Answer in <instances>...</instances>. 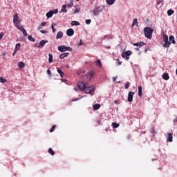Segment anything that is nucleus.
I'll list each match as a JSON object with an SVG mask.
<instances>
[{
	"mask_svg": "<svg viewBox=\"0 0 177 177\" xmlns=\"http://www.w3.org/2000/svg\"><path fill=\"white\" fill-rule=\"evenodd\" d=\"M80 22L77 21H73L71 22V26H80Z\"/></svg>",
	"mask_w": 177,
	"mask_h": 177,
	"instance_id": "34",
	"label": "nucleus"
},
{
	"mask_svg": "<svg viewBox=\"0 0 177 177\" xmlns=\"http://www.w3.org/2000/svg\"><path fill=\"white\" fill-rule=\"evenodd\" d=\"M145 52H147V49H145Z\"/></svg>",
	"mask_w": 177,
	"mask_h": 177,
	"instance_id": "59",
	"label": "nucleus"
},
{
	"mask_svg": "<svg viewBox=\"0 0 177 177\" xmlns=\"http://www.w3.org/2000/svg\"><path fill=\"white\" fill-rule=\"evenodd\" d=\"M0 82L1 84H5V82H8V80L2 77H0Z\"/></svg>",
	"mask_w": 177,
	"mask_h": 177,
	"instance_id": "32",
	"label": "nucleus"
},
{
	"mask_svg": "<svg viewBox=\"0 0 177 177\" xmlns=\"http://www.w3.org/2000/svg\"><path fill=\"white\" fill-rule=\"evenodd\" d=\"M40 26L41 27H45V26H46V22H42Z\"/></svg>",
	"mask_w": 177,
	"mask_h": 177,
	"instance_id": "46",
	"label": "nucleus"
},
{
	"mask_svg": "<svg viewBox=\"0 0 177 177\" xmlns=\"http://www.w3.org/2000/svg\"><path fill=\"white\" fill-rule=\"evenodd\" d=\"M93 75H95V72L91 71L88 73V77H89V80H91V78H92V77H93Z\"/></svg>",
	"mask_w": 177,
	"mask_h": 177,
	"instance_id": "37",
	"label": "nucleus"
},
{
	"mask_svg": "<svg viewBox=\"0 0 177 177\" xmlns=\"http://www.w3.org/2000/svg\"><path fill=\"white\" fill-rule=\"evenodd\" d=\"M172 139H174V137L172 136V133H168L167 134V140L168 142H172Z\"/></svg>",
	"mask_w": 177,
	"mask_h": 177,
	"instance_id": "16",
	"label": "nucleus"
},
{
	"mask_svg": "<svg viewBox=\"0 0 177 177\" xmlns=\"http://www.w3.org/2000/svg\"><path fill=\"white\" fill-rule=\"evenodd\" d=\"M163 1L162 0H157V5H160V3H162Z\"/></svg>",
	"mask_w": 177,
	"mask_h": 177,
	"instance_id": "42",
	"label": "nucleus"
},
{
	"mask_svg": "<svg viewBox=\"0 0 177 177\" xmlns=\"http://www.w3.org/2000/svg\"><path fill=\"white\" fill-rule=\"evenodd\" d=\"M113 81H115V77H113Z\"/></svg>",
	"mask_w": 177,
	"mask_h": 177,
	"instance_id": "58",
	"label": "nucleus"
},
{
	"mask_svg": "<svg viewBox=\"0 0 177 177\" xmlns=\"http://www.w3.org/2000/svg\"><path fill=\"white\" fill-rule=\"evenodd\" d=\"M129 85H130V83L129 82H127L125 86H124V88L125 89H128V88H129Z\"/></svg>",
	"mask_w": 177,
	"mask_h": 177,
	"instance_id": "41",
	"label": "nucleus"
},
{
	"mask_svg": "<svg viewBox=\"0 0 177 177\" xmlns=\"http://www.w3.org/2000/svg\"><path fill=\"white\" fill-rule=\"evenodd\" d=\"M112 127H113V128H118V127H120V124H118L117 122H113Z\"/></svg>",
	"mask_w": 177,
	"mask_h": 177,
	"instance_id": "36",
	"label": "nucleus"
},
{
	"mask_svg": "<svg viewBox=\"0 0 177 177\" xmlns=\"http://www.w3.org/2000/svg\"><path fill=\"white\" fill-rule=\"evenodd\" d=\"M3 35H5L3 32L0 33V39H2V38H3Z\"/></svg>",
	"mask_w": 177,
	"mask_h": 177,
	"instance_id": "47",
	"label": "nucleus"
},
{
	"mask_svg": "<svg viewBox=\"0 0 177 177\" xmlns=\"http://www.w3.org/2000/svg\"><path fill=\"white\" fill-rule=\"evenodd\" d=\"M79 45H82V42L81 41V42L79 44Z\"/></svg>",
	"mask_w": 177,
	"mask_h": 177,
	"instance_id": "56",
	"label": "nucleus"
},
{
	"mask_svg": "<svg viewBox=\"0 0 177 177\" xmlns=\"http://www.w3.org/2000/svg\"><path fill=\"white\" fill-rule=\"evenodd\" d=\"M20 46H21L20 43H18L16 44L15 48V52H17V50H19V49H20Z\"/></svg>",
	"mask_w": 177,
	"mask_h": 177,
	"instance_id": "30",
	"label": "nucleus"
},
{
	"mask_svg": "<svg viewBox=\"0 0 177 177\" xmlns=\"http://www.w3.org/2000/svg\"><path fill=\"white\" fill-rule=\"evenodd\" d=\"M62 82H67V80H65V79H62V80H61Z\"/></svg>",
	"mask_w": 177,
	"mask_h": 177,
	"instance_id": "50",
	"label": "nucleus"
},
{
	"mask_svg": "<svg viewBox=\"0 0 177 177\" xmlns=\"http://www.w3.org/2000/svg\"><path fill=\"white\" fill-rule=\"evenodd\" d=\"M154 32V30L150 27H145L144 28V34L146 38L148 39H151L153 37V32Z\"/></svg>",
	"mask_w": 177,
	"mask_h": 177,
	"instance_id": "1",
	"label": "nucleus"
},
{
	"mask_svg": "<svg viewBox=\"0 0 177 177\" xmlns=\"http://www.w3.org/2000/svg\"><path fill=\"white\" fill-rule=\"evenodd\" d=\"M134 95H135V92L130 91L128 94V98H127L128 102H129L130 103L131 102H133V96Z\"/></svg>",
	"mask_w": 177,
	"mask_h": 177,
	"instance_id": "7",
	"label": "nucleus"
},
{
	"mask_svg": "<svg viewBox=\"0 0 177 177\" xmlns=\"http://www.w3.org/2000/svg\"><path fill=\"white\" fill-rule=\"evenodd\" d=\"M55 26H57V24L55 23L52 24V25H51V28H52L53 34H55V32H56V29L55 28Z\"/></svg>",
	"mask_w": 177,
	"mask_h": 177,
	"instance_id": "28",
	"label": "nucleus"
},
{
	"mask_svg": "<svg viewBox=\"0 0 177 177\" xmlns=\"http://www.w3.org/2000/svg\"><path fill=\"white\" fill-rule=\"evenodd\" d=\"M28 39H29V41H31V42H35V39H34V37H32V36L29 35L28 37Z\"/></svg>",
	"mask_w": 177,
	"mask_h": 177,
	"instance_id": "35",
	"label": "nucleus"
},
{
	"mask_svg": "<svg viewBox=\"0 0 177 177\" xmlns=\"http://www.w3.org/2000/svg\"><path fill=\"white\" fill-rule=\"evenodd\" d=\"M97 66L102 67V62H100V59L97 60Z\"/></svg>",
	"mask_w": 177,
	"mask_h": 177,
	"instance_id": "39",
	"label": "nucleus"
},
{
	"mask_svg": "<svg viewBox=\"0 0 177 177\" xmlns=\"http://www.w3.org/2000/svg\"><path fill=\"white\" fill-rule=\"evenodd\" d=\"M131 55H132V51L127 50L126 52L122 53L121 56L123 59H125V60H129V56H131Z\"/></svg>",
	"mask_w": 177,
	"mask_h": 177,
	"instance_id": "3",
	"label": "nucleus"
},
{
	"mask_svg": "<svg viewBox=\"0 0 177 177\" xmlns=\"http://www.w3.org/2000/svg\"><path fill=\"white\" fill-rule=\"evenodd\" d=\"M41 28H42V26H41L40 25V26H38L37 30H41Z\"/></svg>",
	"mask_w": 177,
	"mask_h": 177,
	"instance_id": "51",
	"label": "nucleus"
},
{
	"mask_svg": "<svg viewBox=\"0 0 177 177\" xmlns=\"http://www.w3.org/2000/svg\"><path fill=\"white\" fill-rule=\"evenodd\" d=\"M90 23H92V21L91 19L86 20V24H89Z\"/></svg>",
	"mask_w": 177,
	"mask_h": 177,
	"instance_id": "43",
	"label": "nucleus"
},
{
	"mask_svg": "<svg viewBox=\"0 0 177 177\" xmlns=\"http://www.w3.org/2000/svg\"><path fill=\"white\" fill-rule=\"evenodd\" d=\"M74 91H75L77 92V91H78V88H77V87H74Z\"/></svg>",
	"mask_w": 177,
	"mask_h": 177,
	"instance_id": "53",
	"label": "nucleus"
},
{
	"mask_svg": "<svg viewBox=\"0 0 177 177\" xmlns=\"http://www.w3.org/2000/svg\"><path fill=\"white\" fill-rule=\"evenodd\" d=\"M21 31V32H23V34L25 37H27V31H26V29H24Z\"/></svg>",
	"mask_w": 177,
	"mask_h": 177,
	"instance_id": "40",
	"label": "nucleus"
},
{
	"mask_svg": "<svg viewBox=\"0 0 177 177\" xmlns=\"http://www.w3.org/2000/svg\"><path fill=\"white\" fill-rule=\"evenodd\" d=\"M174 13H175V11H174V10H169L167 11V15L169 16H172V15H174Z\"/></svg>",
	"mask_w": 177,
	"mask_h": 177,
	"instance_id": "31",
	"label": "nucleus"
},
{
	"mask_svg": "<svg viewBox=\"0 0 177 177\" xmlns=\"http://www.w3.org/2000/svg\"><path fill=\"white\" fill-rule=\"evenodd\" d=\"M60 38H63V32L62 31L58 32L56 36V39H60Z\"/></svg>",
	"mask_w": 177,
	"mask_h": 177,
	"instance_id": "17",
	"label": "nucleus"
},
{
	"mask_svg": "<svg viewBox=\"0 0 177 177\" xmlns=\"http://www.w3.org/2000/svg\"><path fill=\"white\" fill-rule=\"evenodd\" d=\"M18 67L19 68H24V67H26V64H24V62H20L18 64Z\"/></svg>",
	"mask_w": 177,
	"mask_h": 177,
	"instance_id": "19",
	"label": "nucleus"
},
{
	"mask_svg": "<svg viewBox=\"0 0 177 177\" xmlns=\"http://www.w3.org/2000/svg\"><path fill=\"white\" fill-rule=\"evenodd\" d=\"M53 62V55L50 53L48 54V63Z\"/></svg>",
	"mask_w": 177,
	"mask_h": 177,
	"instance_id": "24",
	"label": "nucleus"
},
{
	"mask_svg": "<svg viewBox=\"0 0 177 177\" xmlns=\"http://www.w3.org/2000/svg\"><path fill=\"white\" fill-rule=\"evenodd\" d=\"M48 153H49V154H50L51 156H53L55 154V151H53V149H52V148L48 149Z\"/></svg>",
	"mask_w": 177,
	"mask_h": 177,
	"instance_id": "33",
	"label": "nucleus"
},
{
	"mask_svg": "<svg viewBox=\"0 0 177 177\" xmlns=\"http://www.w3.org/2000/svg\"><path fill=\"white\" fill-rule=\"evenodd\" d=\"M132 45H133V46H137V48H136V50H139L140 46H144V45H146V44H145L143 41H140L138 43H133Z\"/></svg>",
	"mask_w": 177,
	"mask_h": 177,
	"instance_id": "6",
	"label": "nucleus"
},
{
	"mask_svg": "<svg viewBox=\"0 0 177 177\" xmlns=\"http://www.w3.org/2000/svg\"><path fill=\"white\" fill-rule=\"evenodd\" d=\"M70 55V53H64L60 55L59 59H64V57H67Z\"/></svg>",
	"mask_w": 177,
	"mask_h": 177,
	"instance_id": "18",
	"label": "nucleus"
},
{
	"mask_svg": "<svg viewBox=\"0 0 177 177\" xmlns=\"http://www.w3.org/2000/svg\"><path fill=\"white\" fill-rule=\"evenodd\" d=\"M76 1H80V0H76Z\"/></svg>",
	"mask_w": 177,
	"mask_h": 177,
	"instance_id": "60",
	"label": "nucleus"
},
{
	"mask_svg": "<svg viewBox=\"0 0 177 177\" xmlns=\"http://www.w3.org/2000/svg\"><path fill=\"white\" fill-rule=\"evenodd\" d=\"M116 60H117V62H118V66H121V64H122V62H120V59H117Z\"/></svg>",
	"mask_w": 177,
	"mask_h": 177,
	"instance_id": "45",
	"label": "nucleus"
},
{
	"mask_svg": "<svg viewBox=\"0 0 177 177\" xmlns=\"http://www.w3.org/2000/svg\"><path fill=\"white\" fill-rule=\"evenodd\" d=\"M13 24L15 26L16 24H20V20H19V15L15 14L13 17Z\"/></svg>",
	"mask_w": 177,
	"mask_h": 177,
	"instance_id": "9",
	"label": "nucleus"
},
{
	"mask_svg": "<svg viewBox=\"0 0 177 177\" xmlns=\"http://www.w3.org/2000/svg\"><path fill=\"white\" fill-rule=\"evenodd\" d=\"M15 55H16V50H14V53L12 54V56H15Z\"/></svg>",
	"mask_w": 177,
	"mask_h": 177,
	"instance_id": "52",
	"label": "nucleus"
},
{
	"mask_svg": "<svg viewBox=\"0 0 177 177\" xmlns=\"http://www.w3.org/2000/svg\"><path fill=\"white\" fill-rule=\"evenodd\" d=\"M162 78L165 81H168V80H169V75L167 73H165L162 74Z\"/></svg>",
	"mask_w": 177,
	"mask_h": 177,
	"instance_id": "15",
	"label": "nucleus"
},
{
	"mask_svg": "<svg viewBox=\"0 0 177 177\" xmlns=\"http://www.w3.org/2000/svg\"><path fill=\"white\" fill-rule=\"evenodd\" d=\"M174 122H177V119H175V120H174Z\"/></svg>",
	"mask_w": 177,
	"mask_h": 177,
	"instance_id": "55",
	"label": "nucleus"
},
{
	"mask_svg": "<svg viewBox=\"0 0 177 177\" xmlns=\"http://www.w3.org/2000/svg\"><path fill=\"white\" fill-rule=\"evenodd\" d=\"M15 27L19 30V31H22V30H24V28H23V26H21L19 24H17L16 25H15Z\"/></svg>",
	"mask_w": 177,
	"mask_h": 177,
	"instance_id": "23",
	"label": "nucleus"
},
{
	"mask_svg": "<svg viewBox=\"0 0 177 177\" xmlns=\"http://www.w3.org/2000/svg\"><path fill=\"white\" fill-rule=\"evenodd\" d=\"M58 50H59V52H66V50L71 52V50H73V48H71V47H67L66 46H58Z\"/></svg>",
	"mask_w": 177,
	"mask_h": 177,
	"instance_id": "4",
	"label": "nucleus"
},
{
	"mask_svg": "<svg viewBox=\"0 0 177 177\" xmlns=\"http://www.w3.org/2000/svg\"><path fill=\"white\" fill-rule=\"evenodd\" d=\"M106 2L107 5L111 6L114 5V2H115V0H106Z\"/></svg>",
	"mask_w": 177,
	"mask_h": 177,
	"instance_id": "22",
	"label": "nucleus"
},
{
	"mask_svg": "<svg viewBox=\"0 0 177 177\" xmlns=\"http://www.w3.org/2000/svg\"><path fill=\"white\" fill-rule=\"evenodd\" d=\"M67 5H63L62 6L61 12H64V13H67Z\"/></svg>",
	"mask_w": 177,
	"mask_h": 177,
	"instance_id": "21",
	"label": "nucleus"
},
{
	"mask_svg": "<svg viewBox=\"0 0 177 177\" xmlns=\"http://www.w3.org/2000/svg\"><path fill=\"white\" fill-rule=\"evenodd\" d=\"M66 35L68 37H73L74 35V30L73 28H69L66 31Z\"/></svg>",
	"mask_w": 177,
	"mask_h": 177,
	"instance_id": "11",
	"label": "nucleus"
},
{
	"mask_svg": "<svg viewBox=\"0 0 177 177\" xmlns=\"http://www.w3.org/2000/svg\"><path fill=\"white\" fill-rule=\"evenodd\" d=\"M48 44V40H42L39 42V45H38V48H44V46H45V44Z\"/></svg>",
	"mask_w": 177,
	"mask_h": 177,
	"instance_id": "13",
	"label": "nucleus"
},
{
	"mask_svg": "<svg viewBox=\"0 0 177 177\" xmlns=\"http://www.w3.org/2000/svg\"><path fill=\"white\" fill-rule=\"evenodd\" d=\"M86 93H91V92H93V91H95V88L93 86H88V87H86Z\"/></svg>",
	"mask_w": 177,
	"mask_h": 177,
	"instance_id": "12",
	"label": "nucleus"
},
{
	"mask_svg": "<svg viewBox=\"0 0 177 177\" xmlns=\"http://www.w3.org/2000/svg\"><path fill=\"white\" fill-rule=\"evenodd\" d=\"M132 27H134L135 26H138V19L135 18L133 19V24Z\"/></svg>",
	"mask_w": 177,
	"mask_h": 177,
	"instance_id": "27",
	"label": "nucleus"
},
{
	"mask_svg": "<svg viewBox=\"0 0 177 177\" xmlns=\"http://www.w3.org/2000/svg\"><path fill=\"white\" fill-rule=\"evenodd\" d=\"M98 124L100 125V121H98Z\"/></svg>",
	"mask_w": 177,
	"mask_h": 177,
	"instance_id": "57",
	"label": "nucleus"
},
{
	"mask_svg": "<svg viewBox=\"0 0 177 177\" xmlns=\"http://www.w3.org/2000/svg\"><path fill=\"white\" fill-rule=\"evenodd\" d=\"M102 8L100 7H97L93 10V13L94 16H97L101 12H102Z\"/></svg>",
	"mask_w": 177,
	"mask_h": 177,
	"instance_id": "8",
	"label": "nucleus"
},
{
	"mask_svg": "<svg viewBox=\"0 0 177 177\" xmlns=\"http://www.w3.org/2000/svg\"><path fill=\"white\" fill-rule=\"evenodd\" d=\"M57 71L59 74L60 77H64V72H63L62 70H60V68H57Z\"/></svg>",
	"mask_w": 177,
	"mask_h": 177,
	"instance_id": "20",
	"label": "nucleus"
},
{
	"mask_svg": "<svg viewBox=\"0 0 177 177\" xmlns=\"http://www.w3.org/2000/svg\"><path fill=\"white\" fill-rule=\"evenodd\" d=\"M55 128H56V125H53L52 127V128L49 130V132H50V133L53 132L55 131Z\"/></svg>",
	"mask_w": 177,
	"mask_h": 177,
	"instance_id": "38",
	"label": "nucleus"
},
{
	"mask_svg": "<svg viewBox=\"0 0 177 177\" xmlns=\"http://www.w3.org/2000/svg\"><path fill=\"white\" fill-rule=\"evenodd\" d=\"M142 86H138V96H139L140 97H142Z\"/></svg>",
	"mask_w": 177,
	"mask_h": 177,
	"instance_id": "25",
	"label": "nucleus"
},
{
	"mask_svg": "<svg viewBox=\"0 0 177 177\" xmlns=\"http://www.w3.org/2000/svg\"><path fill=\"white\" fill-rule=\"evenodd\" d=\"M114 103H115V104H118V101L115 100V101H114Z\"/></svg>",
	"mask_w": 177,
	"mask_h": 177,
	"instance_id": "54",
	"label": "nucleus"
},
{
	"mask_svg": "<svg viewBox=\"0 0 177 177\" xmlns=\"http://www.w3.org/2000/svg\"><path fill=\"white\" fill-rule=\"evenodd\" d=\"M77 86H78L79 88L81 89V91H85V89L86 88V86L82 82H79L77 83Z\"/></svg>",
	"mask_w": 177,
	"mask_h": 177,
	"instance_id": "10",
	"label": "nucleus"
},
{
	"mask_svg": "<svg viewBox=\"0 0 177 177\" xmlns=\"http://www.w3.org/2000/svg\"><path fill=\"white\" fill-rule=\"evenodd\" d=\"M169 42H170V45L171 44H176V41H175V37L173 35L169 36Z\"/></svg>",
	"mask_w": 177,
	"mask_h": 177,
	"instance_id": "14",
	"label": "nucleus"
},
{
	"mask_svg": "<svg viewBox=\"0 0 177 177\" xmlns=\"http://www.w3.org/2000/svg\"><path fill=\"white\" fill-rule=\"evenodd\" d=\"M47 74H48V75H50V74H52L49 69L47 70Z\"/></svg>",
	"mask_w": 177,
	"mask_h": 177,
	"instance_id": "49",
	"label": "nucleus"
},
{
	"mask_svg": "<svg viewBox=\"0 0 177 177\" xmlns=\"http://www.w3.org/2000/svg\"><path fill=\"white\" fill-rule=\"evenodd\" d=\"M40 32H41V34H46V30H40Z\"/></svg>",
	"mask_w": 177,
	"mask_h": 177,
	"instance_id": "48",
	"label": "nucleus"
},
{
	"mask_svg": "<svg viewBox=\"0 0 177 177\" xmlns=\"http://www.w3.org/2000/svg\"><path fill=\"white\" fill-rule=\"evenodd\" d=\"M163 48H169L170 46V42L168 41V35L166 34L163 35Z\"/></svg>",
	"mask_w": 177,
	"mask_h": 177,
	"instance_id": "2",
	"label": "nucleus"
},
{
	"mask_svg": "<svg viewBox=\"0 0 177 177\" xmlns=\"http://www.w3.org/2000/svg\"><path fill=\"white\" fill-rule=\"evenodd\" d=\"M74 13H80V8L75 9Z\"/></svg>",
	"mask_w": 177,
	"mask_h": 177,
	"instance_id": "44",
	"label": "nucleus"
},
{
	"mask_svg": "<svg viewBox=\"0 0 177 177\" xmlns=\"http://www.w3.org/2000/svg\"><path fill=\"white\" fill-rule=\"evenodd\" d=\"M93 110H99L100 109V104H95L93 106Z\"/></svg>",
	"mask_w": 177,
	"mask_h": 177,
	"instance_id": "26",
	"label": "nucleus"
},
{
	"mask_svg": "<svg viewBox=\"0 0 177 177\" xmlns=\"http://www.w3.org/2000/svg\"><path fill=\"white\" fill-rule=\"evenodd\" d=\"M70 3L67 4V8H71L74 5V0H69Z\"/></svg>",
	"mask_w": 177,
	"mask_h": 177,
	"instance_id": "29",
	"label": "nucleus"
},
{
	"mask_svg": "<svg viewBox=\"0 0 177 177\" xmlns=\"http://www.w3.org/2000/svg\"><path fill=\"white\" fill-rule=\"evenodd\" d=\"M59 12V10L55 9L54 10H50L48 12L46 13V17L47 19H50L53 15H57V13Z\"/></svg>",
	"mask_w": 177,
	"mask_h": 177,
	"instance_id": "5",
	"label": "nucleus"
}]
</instances>
